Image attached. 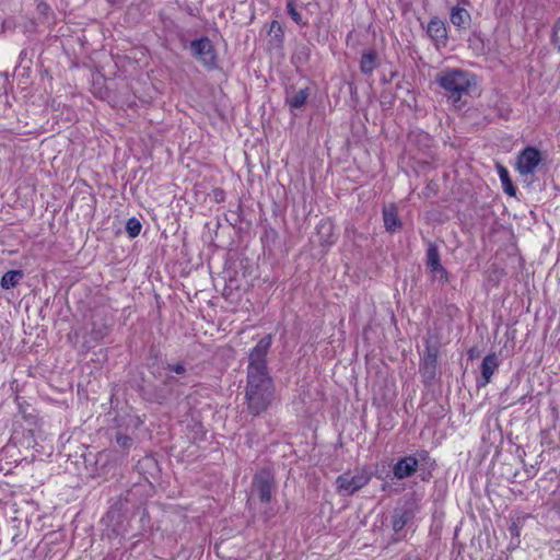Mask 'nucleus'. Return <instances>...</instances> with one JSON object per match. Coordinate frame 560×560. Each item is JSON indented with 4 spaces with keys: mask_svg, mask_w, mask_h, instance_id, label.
Instances as JSON below:
<instances>
[{
    "mask_svg": "<svg viewBox=\"0 0 560 560\" xmlns=\"http://www.w3.org/2000/svg\"><path fill=\"white\" fill-rule=\"evenodd\" d=\"M271 343V335H266L250 350L245 389H275L273 381L269 374L266 361Z\"/></svg>",
    "mask_w": 560,
    "mask_h": 560,
    "instance_id": "obj_1",
    "label": "nucleus"
},
{
    "mask_svg": "<svg viewBox=\"0 0 560 560\" xmlns=\"http://www.w3.org/2000/svg\"><path fill=\"white\" fill-rule=\"evenodd\" d=\"M435 82L454 105L476 84L474 74L462 69H446L436 75Z\"/></svg>",
    "mask_w": 560,
    "mask_h": 560,
    "instance_id": "obj_2",
    "label": "nucleus"
},
{
    "mask_svg": "<svg viewBox=\"0 0 560 560\" xmlns=\"http://www.w3.org/2000/svg\"><path fill=\"white\" fill-rule=\"evenodd\" d=\"M371 480V474L364 469L346 471L336 479V490L345 497L353 495L364 488Z\"/></svg>",
    "mask_w": 560,
    "mask_h": 560,
    "instance_id": "obj_3",
    "label": "nucleus"
},
{
    "mask_svg": "<svg viewBox=\"0 0 560 560\" xmlns=\"http://www.w3.org/2000/svg\"><path fill=\"white\" fill-rule=\"evenodd\" d=\"M275 489V477L270 470L262 469L254 476L252 483L253 499H258L261 504L268 505L272 502Z\"/></svg>",
    "mask_w": 560,
    "mask_h": 560,
    "instance_id": "obj_4",
    "label": "nucleus"
},
{
    "mask_svg": "<svg viewBox=\"0 0 560 560\" xmlns=\"http://www.w3.org/2000/svg\"><path fill=\"white\" fill-rule=\"evenodd\" d=\"M247 411L253 417L266 412L275 400V389H245Z\"/></svg>",
    "mask_w": 560,
    "mask_h": 560,
    "instance_id": "obj_5",
    "label": "nucleus"
},
{
    "mask_svg": "<svg viewBox=\"0 0 560 560\" xmlns=\"http://www.w3.org/2000/svg\"><path fill=\"white\" fill-rule=\"evenodd\" d=\"M192 56L207 68H214L217 65V52L212 42L203 36L190 43Z\"/></svg>",
    "mask_w": 560,
    "mask_h": 560,
    "instance_id": "obj_6",
    "label": "nucleus"
},
{
    "mask_svg": "<svg viewBox=\"0 0 560 560\" xmlns=\"http://www.w3.org/2000/svg\"><path fill=\"white\" fill-rule=\"evenodd\" d=\"M540 160V152L536 148L528 147L517 158V171L522 175L533 174Z\"/></svg>",
    "mask_w": 560,
    "mask_h": 560,
    "instance_id": "obj_7",
    "label": "nucleus"
},
{
    "mask_svg": "<svg viewBox=\"0 0 560 560\" xmlns=\"http://www.w3.org/2000/svg\"><path fill=\"white\" fill-rule=\"evenodd\" d=\"M418 468V459L412 455L400 458L393 467V474L398 480L412 476Z\"/></svg>",
    "mask_w": 560,
    "mask_h": 560,
    "instance_id": "obj_8",
    "label": "nucleus"
},
{
    "mask_svg": "<svg viewBox=\"0 0 560 560\" xmlns=\"http://www.w3.org/2000/svg\"><path fill=\"white\" fill-rule=\"evenodd\" d=\"M427 34L436 45H446L447 30L444 21L440 18L434 16L430 20L427 26Z\"/></svg>",
    "mask_w": 560,
    "mask_h": 560,
    "instance_id": "obj_9",
    "label": "nucleus"
},
{
    "mask_svg": "<svg viewBox=\"0 0 560 560\" xmlns=\"http://www.w3.org/2000/svg\"><path fill=\"white\" fill-rule=\"evenodd\" d=\"M499 360L495 353L486 355L481 363V381H478V386H486L490 383L492 375L499 368Z\"/></svg>",
    "mask_w": 560,
    "mask_h": 560,
    "instance_id": "obj_10",
    "label": "nucleus"
},
{
    "mask_svg": "<svg viewBox=\"0 0 560 560\" xmlns=\"http://www.w3.org/2000/svg\"><path fill=\"white\" fill-rule=\"evenodd\" d=\"M311 94L310 88L300 89L298 91L287 90L285 92V104L290 109L302 108Z\"/></svg>",
    "mask_w": 560,
    "mask_h": 560,
    "instance_id": "obj_11",
    "label": "nucleus"
},
{
    "mask_svg": "<svg viewBox=\"0 0 560 560\" xmlns=\"http://www.w3.org/2000/svg\"><path fill=\"white\" fill-rule=\"evenodd\" d=\"M383 221L387 232L394 233L401 228V221L395 205L385 206L383 208Z\"/></svg>",
    "mask_w": 560,
    "mask_h": 560,
    "instance_id": "obj_12",
    "label": "nucleus"
},
{
    "mask_svg": "<svg viewBox=\"0 0 560 560\" xmlns=\"http://www.w3.org/2000/svg\"><path fill=\"white\" fill-rule=\"evenodd\" d=\"M451 23L459 30H466L470 25V13L460 7H453L450 13Z\"/></svg>",
    "mask_w": 560,
    "mask_h": 560,
    "instance_id": "obj_13",
    "label": "nucleus"
},
{
    "mask_svg": "<svg viewBox=\"0 0 560 560\" xmlns=\"http://www.w3.org/2000/svg\"><path fill=\"white\" fill-rule=\"evenodd\" d=\"M438 371V358H429L423 355L422 364L420 366V373L423 377L424 383L431 384L436 377Z\"/></svg>",
    "mask_w": 560,
    "mask_h": 560,
    "instance_id": "obj_14",
    "label": "nucleus"
},
{
    "mask_svg": "<svg viewBox=\"0 0 560 560\" xmlns=\"http://www.w3.org/2000/svg\"><path fill=\"white\" fill-rule=\"evenodd\" d=\"M377 67V52L374 49L364 51L360 59V70L365 75H371Z\"/></svg>",
    "mask_w": 560,
    "mask_h": 560,
    "instance_id": "obj_15",
    "label": "nucleus"
},
{
    "mask_svg": "<svg viewBox=\"0 0 560 560\" xmlns=\"http://www.w3.org/2000/svg\"><path fill=\"white\" fill-rule=\"evenodd\" d=\"M411 511L404 508H396L392 516V526L395 533H399L411 520Z\"/></svg>",
    "mask_w": 560,
    "mask_h": 560,
    "instance_id": "obj_16",
    "label": "nucleus"
},
{
    "mask_svg": "<svg viewBox=\"0 0 560 560\" xmlns=\"http://www.w3.org/2000/svg\"><path fill=\"white\" fill-rule=\"evenodd\" d=\"M317 234L320 237L322 245H331L335 243L334 240V226L331 222L322 220L317 226Z\"/></svg>",
    "mask_w": 560,
    "mask_h": 560,
    "instance_id": "obj_17",
    "label": "nucleus"
},
{
    "mask_svg": "<svg viewBox=\"0 0 560 560\" xmlns=\"http://www.w3.org/2000/svg\"><path fill=\"white\" fill-rule=\"evenodd\" d=\"M441 264V256L436 244L429 242L427 248V268H436V265Z\"/></svg>",
    "mask_w": 560,
    "mask_h": 560,
    "instance_id": "obj_18",
    "label": "nucleus"
},
{
    "mask_svg": "<svg viewBox=\"0 0 560 560\" xmlns=\"http://www.w3.org/2000/svg\"><path fill=\"white\" fill-rule=\"evenodd\" d=\"M498 174H499V177L502 183L504 191L509 196H515L516 189L510 178L509 171L504 166L498 165Z\"/></svg>",
    "mask_w": 560,
    "mask_h": 560,
    "instance_id": "obj_19",
    "label": "nucleus"
},
{
    "mask_svg": "<svg viewBox=\"0 0 560 560\" xmlns=\"http://www.w3.org/2000/svg\"><path fill=\"white\" fill-rule=\"evenodd\" d=\"M22 278L23 272L21 270H10L2 276L1 287L3 289L14 288Z\"/></svg>",
    "mask_w": 560,
    "mask_h": 560,
    "instance_id": "obj_20",
    "label": "nucleus"
},
{
    "mask_svg": "<svg viewBox=\"0 0 560 560\" xmlns=\"http://www.w3.org/2000/svg\"><path fill=\"white\" fill-rule=\"evenodd\" d=\"M269 35L281 45L284 38V32L281 24L278 21H272L269 27Z\"/></svg>",
    "mask_w": 560,
    "mask_h": 560,
    "instance_id": "obj_21",
    "label": "nucleus"
},
{
    "mask_svg": "<svg viewBox=\"0 0 560 560\" xmlns=\"http://www.w3.org/2000/svg\"><path fill=\"white\" fill-rule=\"evenodd\" d=\"M142 225L140 221L136 218L128 219L126 223V232L128 233L129 237L135 238L137 237L141 232Z\"/></svg>",
    "mask_w": 560,
    "mask_h": 560,
    "instance_id": "obj_22",
    "label": "nucleus"
},
{
    "mask_svg": "<svg viewBox=\"0 0 560 560\" xmlns=\"http://www.w3.org/2000/svg\"><path fill=\"white\" fill-rule=\"evenodd\" d=\"M430 272L433 275V279L438 280L442 283H445L448 281V272L447 270L442 266V264L436 265V268H429Z\"/></svg>",
    "mask_w": 560,
    "mask_h": 560,
    "instance_id": "obj_23",
    "label": "nucleus"
},
{
    "mask_svg": "<svg viewBox=\"0 0 560 560\" xmlns=\"http://www.w3.org/2000/svg\"><path fill=\"white\" fill-rule=\"evenodd\" d=\"M287 10L290 14L291 19L299 25H306V22L303 21L301 13L296 10L294 5V0H289L287 3Z\"/></svg>",
    "mask_w": 560,
    "mask_h": 560,
    "instance_id": "obj_24",
    "label": "nucleus"
},
{
    "mask_svg": "<svg viewBox=\"0 0 560 560\" xmlns=\"http://www.w3.org/2000/svg\"><path fill=\"white\" fill-rule=\"evenodd\" d=\"M115 441L122 450H129L133 443L132 439L129 435L120 432L116 434Z\"/></svg>",
    "mask_w": 560,
    "mask_h": 560,
    "instance_id": "obj_25",
    "label": "nucleus"
},
{
    "mask_svg": "<svg viewBox=\"0 0 560 560\" xmlns=\"http://www.w3.org/2000/svg\"><path fill=\"white\" fill-rule=\"evenodd\" d=\"M423 355L429 357V358H438L439 357L438 345L428 342L425 346Z\"/></svg>",
    "mask_w": 560,
    "mask_h": 560,
    "instance_id": "obj_26",
    "label": "nucleus"
},
{
    "mask_svg": "<svg viewBox=\"0 0 560 560\" xmlns=\"http://www.w3.org/2000/svg\"><path fill=\"white\" fill-rule=\"evenodd\" d=\"M167 370L176 374H184L186 372V368L183 363L168 364Z\"/></svg>",
    "mask_w": 560,
    "mask_h": 560,
    "instance_id": "obj_27",
    "label": "nucleus"
},
{
    "mask_svg": "<svg viewBox=\"0 0 560 560\" xmlns=\"http://www.w3.org/2000/svg\"><path fill=\"white\" fill-rule=\"evenodd\" d=\"M553 42H555V45L560 50V19L558 20V22L555 26V30H553Z\"/></svg>",
    "mask_w": 560,
    "mask_h": 560,
    "instance_id": "obj_28",
    "label": "nucleus"
},
{
    "mask_svg": "<svg viewBox=\"0 0 560 560\" xmlns=\"http://www.w3.org/2000/svg\"><path fill=\"white\" fill-rule=\"evenodd\" d=\"M477 357H479V351H478V349H477V348H470V349L468 350V358H469L470 360H474V359H476Z\"/></svg>",
    "mask_w": 560,
    "mask_h": 560,
    "instance_id": "obj_29",
    "label": "nucleus"
},
{
    "mask_svg": "<svg viewBox=\"0 0 560 560\" xmlns=\"http://www.w3.org/2000/svg\"><path fill=\"white\" fill-rule=\"evenodd\" d=\"M264 515L266 520H269L275 515V510L272 508H266L264 511Z\"/></svg>",
    "mask_w": 560,
    "mask_h": 560,
    "instance_id": "obj_30",
    "label": "nucleus"
},
{
    "mask_svg": "<svg viewBox=\"0 0 560 560\" xmlns=\"http://www.w3.org/2000/svg\"><path fill=\"white\" fill-rule=\"evenodd\" d=\"M404 560H420V558L418 556H415V555H408L405 557Z\"/></svg>",
    "mask_w": 560,
    "mask_h": 560,
    "instance_id": "obj_31",
    "label": "nucleus"
},
{
    "mask_svg": "<svg viewBox=\"0 0 560 560\" xmlns=\"http://www.w3.org/2000/svg\"><path fill=\"white\" fill-rule=\"evenodd\" d=\"M174 381H175V377H174V376L168 375V376L165 378L164 383H165L166 385H168V384L173 383Z\"/></svg>",
    "mask_w": 560,
    "mask_h": 560,
    "instance_id": "obj_32",
    "label": "nucleus"
},
{
    "mask_svg": "<svg viewBox=\"0 0 560 560\" xmlns=\"http://www.w3.org/2000/svg\"><path fill=\"white\" fill-rule=\"evenodd\" d=\"M510 529H511V532H512V533H513V532H516V525H515V524H513V525L511 526V528H510Z\"/></svg>",
    "mask_w": 560,
    "mask_h": 560,
    "instance_id": "obj_33",
    "label": "nucleus"
},
{
    "mask_svg": "<svg viewBox=\"0 0 560 560\" xmlns=\"http://www.w3.org/2000/svg\"><path fill=\"white\" fill-rule=\"evenodd\" d=\"M165 398H166L165 396H161V397H159L158 401L162 402V400H164Z\"/></svg>",
    "mask_w": 560,
    "mask_h": 560,
    "instance_id": "obj_34",
    "label": "nucleus"
}]
</instances>
